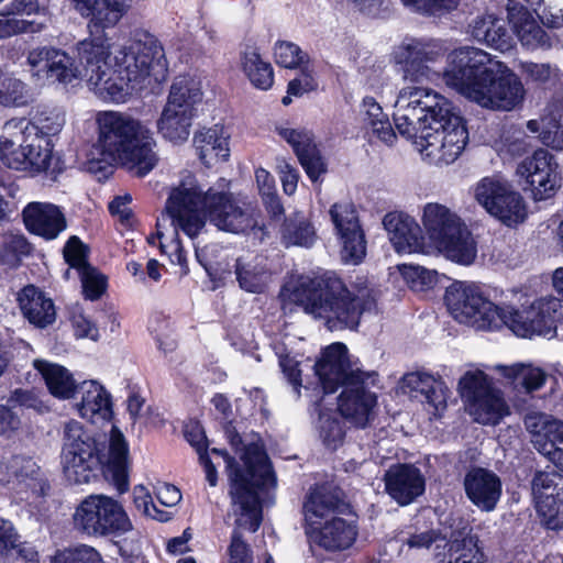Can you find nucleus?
I'll use <instances>...</instances> for the list:
<instances>
[{
	"label": "nucleus",
	"mask_w": 563,
	"mask_h": 563,
	"mask_svg": "<svg viewBox=\"0 0 563 563\" xmlns=\"http://www.w3.org/2000/svg\"><path fill=\"white\" fill-rule=\"evenodd\" d=\"M132 0H74L76 10L89 19L90 36L76 49L81 68L64 51L54 48L46 67L48 78L67 85L85 78L90 90L104 101L122 102L128 96L126 81L143 82L152 77L162 81L168 63L159 41L142 33L111 52L104 29L113 27L128 12Z\"/></svg>",
	"instance_id": "1"
},
{
	"label": "nucleus",
	"mask_w": 563,
	"mask_h": 563,
	"mask_svg": "<svg viewBox=\"0 0 563 563\" xmlns=\"http://www.w3.org/2000/svg\"><path fill=\"white\" fill-rule=\"evenodd\" d=\"M443 55V46L435 41L409 38L395 48L394 59L407 85L395 101L394 122L399 134L412 140L431 163L448 165L461 155L468 134L451 102L423 87L439 77L432 65Z\"/></svg>",
	"instance_id": "2"
},
{
	"label": "nucleus",
	"mask_w": 563,
	"mask_h": 563,
	"mask_svg": "<svg viewBox=\"0 0 563 563\" xmlns=\"http://www.w3.org/2000/svg\"><path fill=\"white\" fill-rule=\"evenodd\" d=\"M166 211L175 227V238L168 245L161 242V249L181 267L187 266V253L178 231L194 240L205 229L207 219L219 230L235 234L256 225L255 209L250 203L236 200L229 192L213 188L203 190L190 173L184 174L179 184L172 189Z\"/></svg>",
	"instance_id": "3"
},
{
	"label": "nucleus",
	"mask_w": 563,
	"mask_h": 563,
	"mask_svg": "<svg viewBox=\"0 0 563 563\" xmlns=\"http://www.w3.org/2000/svg\"><path fill=\"white\" fill-rule=\"evenodd\" d=\"M445 85L477 104L509 111L525 97L521 80L504 63L476 47H461L448 56Z\"/></svg>",
	"instance_id": "4"
},
{
	"label": "nucleus",
	"mask_w": 563,
	"mask_h": 563,
	"mask_svg": "<svg viewBox=\"0 0 563 563\" xmlns=\"http://www.w3.org/2000/svg\"><path fill=\"white\" fill-rule=\"evenodd\" d=\"M231 445L240 453L241 466L225 451L212 449V453L225 462L230 482L232 514L238 526L256 531L262 523V497L276 486V476L262 439L254 434L242 440L238 433L228 431Z\"/></svg>",
	"instance_id": "5"
},
{
	"label": "nucleus",
	"mask_w": 563,
	"mask_h": 563,
	"mask_svg": "<svg viewBox=\"0 0 563 563\" xmlns=\"http://www.w3.org/2000/svg\"><path fill=\"white\" fill-rule=\"evenodd\" d=\"M280 296L284 301L301 307L306 313L324 319L329 328L340 324L355 329L364 313L376 310V299L371 289L364 287L353 292L330 272L299 276L283 288Z\"/></svg>",
	"instance_id": "6"
},
{
	"label": "nucleus",
	"mask_w": 563,
	"mask_h": 563,
	"mask_svg": "<svg viewBox=\"0 0 563 563\" xmlns=\"http://www.w3.org/2000/svg\"><path fill=\"white\" fill-rule=\"evenodd\" d=\"M314 371L325 394L343 387L338 401L340 413L354 426L365 428L374 418L377 405L376 395L369 390L377 383V373L353 367L343 343L328 346L314 364Z\"/></svg>",
	"instance_id": "7"
},
{
	"label": "nucleus",
	"mask_w": 563,
	"mask_h": 563,
	"mask_svg": "<svg viewBox=\"0 0 563 563\" xmlns=\"http://www.w3.org/2000/svg\"><path fill=\"white\" fill-rule=\"evenodd\" d=\"M101 154L143 177L159 162L157 143L151 129L139 119L120 111H100L96 115Z\"/></svg>",
	"instance_id": "8"
},
{
	"label": "nucleus",
	"mask_w": 563,
	"mask_h": 563,
	"mask_svg": "<svg viewBox=\"0 0 563 563\" xmlns=\"http://www.w3.org/2000/svg\"><path fill=\"white\" fill-rule=\"evenodd\" d=\"M423 225L430 239L448 258L463 265L474 262L476 243L460 218L446 207L428 203L423 209Z\"/></svg>",
	"instance_id": "9"
},
{
	"label": "nucleus",
	"mask_w": 563,
	"mask_h": 563,
	"mask_svg": "<svg viewBox=\"0 0 563 563\" xmlns=\"http://www.w3.org/2000/svg\"><path fill=\"white\" fill-rule=\"evenodd\" d=\"M73 520L75 528L88 537L119 538L133 530L122 504L103 494L84 498L76 507Z\"/></svg>",
	"instance_id": "10"
},
{
	"label": "nucleus",
	"mask_w": 563,
	"mask_h": 563,
	"mask_svg": "<svg viewBox=\"0 0 563 563\" xmlns=\"http://www.w3.org/2000/svg\"><path fill=\"white\" fill-rule=\"evenodd\" d=\"M101 450L82 423L70 420L63 428L62 464L65 476L74 484H87L101 468Z\"/></svg>",
	"instance_id": "11"
},
{
	"label": "nucleus",
	"mask_w": 563,
	"mask_h": 563,
	"mask_svg": "<svg viewBox=\"0 0 563 563\" xmlns=\"http://www.w3.org/2000/svg\"><path fill=\"white\" fill-rule=\"evenodd\" d=\"M561 300L553 297L540 298L522 310L512 306L497 305L498 318L501 322L489 330H499L503 327L510 329L516 335L527 338L534 334L552 335L555 323L561 317Z\"/></svg>",
	"instance_id": "12"
},
{
	"label": "nucleus",
	"mask_w": 563,
	"mask_h": 563,
	"mask_svg": "<svg viewBox=\"0 0 563 563\" xmlns=\"http://www.w3.org/2000/svg\"><path fill=\"white\" fill-rule=\"evenodd\" d=\"M457 389L468 406L470 415L482 424H497L508 415L500 390L481 368L467 369L460 378Z\"/></svg>",
	"instance_id": "13"
},
{
	"label": "nucleus",
	"mask_w": 563,
	"mask_h": 563,
	"mask_svg": "<svg viewBox=\"0 0 563 563\" xmlns=\"http://www.w3.org/2000/svg\"><path fill=\"white\" fill-rule=\"evenodd\" d=\"M444 300L450 314L460 323L489 330L501 322L497 305L487 299L474 284H452L445 291Z\"/></svg>",
	"instance_id": "14"
},
{
	"label": "nucleus",
	"mask_w": 563,
	"mask_h": 563,
	"mask_svg": "<svg viewBox=\"0 0 563 563\" xmlns=\"http://www.w3.org/2000/svg\"><path fill=\"white\" fill-rule=\"evenodd\" d=\"M475 198L488 213L509 227L522 222L527 216L522 197L498 178L482 179L475 188Z\"/></svg>",
	"instance_id": "15"
},
{
	"label": "nucleus",
	"mask_w": 563,
	"mask_h": 563,
	"mask_svg": "<svg viewBox=\"0 0 563 563\" xmlns=\"http://www.w3.org/2000/svg\"><path fill=\"white\" fill-rule=\"evenodd\" d=\"M333 231L345 263L358 264L366 254V240L356 207L351 201L333 203L329 209Z\"/></svg>",
	"instance_id": "16"
},
{
	"label": "nucleus",
	"mask_w": 563,
	"mask_h": 563,
	"mask_svg": "<svg viewBox=\"0 0 563 563\" xmlns=\"http://www.w3.org/2000/svg\"><path fill=\"white\" fill-rule=\"evenodd\" d=\"M558 164L553 156L543 148L526 157L517 167V174L526 179L538 200L550 197L559 186Z\"/></svg>",
	"instance_id": "17"
},
{
	"label": "nucleus",
	"mask_w": 563,
	"mask_h": 563,
	"mask_svg": "<svg viewBox=\"0 0 563 563\" xmlns=\"http://www.w3.org/2000/svg\"><path fill=\"white\" fill-rule=\"evenodd\" d=\"M463 486L468 500L483 512L494 511L503 494L499 476L484 467L468 470Z\"/></svg>",
	"instance_id": "18"
},
{
	"label": "nucleus",
	"mask_w": 563,
	"mask_h": 563,
	"mask_svg": "<svg viewBox=\"0 0 563 563\" xmlns=\"http://www.w3.org/2000/svg\"><path fill=\"white\" fill-rule=\"evenodd\" d=\"M276 132L292 147L299 163L312 181H317L327 172V165L309 130L278 125Z\"/></svg>",
	"instance_id": "19"
},
{
	"label": "nucleus",
	"mask_w": 563,
	"mask_h": 563,
	"mask_svg": "<svg viewBox=\"0 0 563 563\" xmlns=\"http://www.w3.org/2000/svg\"><path fill=\"white\" fill-rule=\"evenodd\" d=\"M386 493L400 506L411 504L424 492V477L412 464H396L384 475Z\"/></svg>",
	"instance_id": "20"
},
{
	"label": "nucleus",
	"mask_w": 563,
	"mask_h": 563,
	"mask_svg": "<svg viewBox=\"0 0 563 563\" xmlns=\"http://www.w3.org/2000/svg\"><path fill=\"white\" fill-rule=\"evenodd\" d=\"M22 216L25 228L45 240L56 239L67 228L60 207L51 202H30L24 207Z\"/></svg>",
	"instance_id": "21"
},
{
	"label": "nucleus",
	"mask_w": 563,
	"mask_h": 563,
	"mask_svg": "<svg viewBox=\"0 0 563 563\" xmlns=\"http://www.w3.org/2000/svg\"><path fill=\"white\" fill-rule=\"evenodd\" d=\"M383 224L396 252L410 254L423 251L422 230L410 216L389 212L384 217Z\"/></svg>",
	"instance_id": "22"
},
{
	"label": "nucleus",
	"mask_w": 563,
	"mask_h": 563,
	"mask_svg": "<svg viewBox=\"0 0 563 563\" xmlns=\"http://www.w3.org/2000/svg\"><path fill=\"white\" fill-rule=\"evenodd\" d=\"M401 391L431 405L435 411L446 407L450 389L441 379L424 372H411L401 379Z\"/></svg>",
	"instance_id": "23"
},
{
	"label": "nucleus",
	"mask_w": 563,
	"mask_h": 563,
	"mask_svg": "<svg viewBox=\"0 0 563 563\" xmlns=\"http://www.w3.org/2000/svg\"><path fill=\"white\" fill-rule=\"evenodd\" d=\"M523 422L533 448L541 454L553 452L563 445V421L534 411L526 415Z\"/></svg>",
	"instance_id": "24"
},
{
	"label": "nucleus",
	"mask_w": 563,
	"mask_h": 563,
	"mask_svg": "<svg viewBox=\"0 0 563 563\" xmlns=\"http://www.w3.org/2000/svg\"><path fill=\"white\" fill-rule=\"evenodd\" d=\"M76 393L79 395L76 408L80 417L93 423L111 419V395L99 382L84 380Z\"/></svg>",
	"instance_id": "25"
},
{
	"label": "nucleus",
	"mask_w": 563,
	"mask_h": 563,
	"mask_svg": "<svg viewBox=\"0 0 563 563\" xmlns=\"http://www.w3.org/2000/svg\"><path fill=\"white\" fill-rule=\"evenodd\" d=\"M29 121L10 120L0 135V161L9 168L25 172L24 143L27 140Z\"/></svg>",
	"instance_id": "26"
},
{
	"label": "nucleus",
	"mask_w": 563,
	"mask_h": 563,
	"mask_svg": "<svg viewBox=\"0 0 563 563\" xmlns=\"http://www.w3.org/2000/svg\"><path fill=\"white\" fill-rule=\"evenodd\" d=\"M18 302L23 317L37 328H46L56 319L53 300L33 285L25 286L19 292Z\"/></svg>",
	"instance_id": "27"
},
{
	"label": "nucleus",
	"mask_w": 563,
	"mask_h": 563,
	"mask_svg": "<svg viewBox=\"0 0 563 563\" xmlns=\"http://www.w3.org/2000/svg\"><path fill=\"white\" fill-rule=\"evenodd\" d=\"M357 536V528L354 523L341 517L333 516L324 523L314 528L311 532V540L328 551H342L350 548Z\"/></svg>",
	"instance_id": "28"
},
{
	"label": "nucleus",
	"mask_w": 563,
	"mask_h": 563,
	"mask_svg": "<svg viewBox=\"0 0 563 563\" xmlns=\"http://www.w3.org/2000/svg\"><path fill=\"white\" fill-rule=\"evenodd\" d=\"M474 40L487 44L498 51H508L512 46V37L506 29L504 19L493 14L477 15L468 25Z\"/></svg>",
	"instance_id": "29"
},
{
	"label": "nucleus",
	"mask_w": 563,
	"mask_h": 563,
	"mask_svg": "<svg viewBox=\"0 0 563 563\" xmlns=\"http://www.w3.org/2000/svg\"><path fill=\"white\" fill-rule=\"evenodd\" d=\"M449 542V563H485L484 553L477 545V538L472 536L470 525L459 518L454 520Z\"/></svg>",
	"instance_id": "30"
},
{
	"label": "nucleus",
	"mask_w": 563,
	"mask_h": 563,
	"mask_svg": "<svg viewBox=\"0 0 563 563\" xmlns=\"http://www.w3.org/2000/svg\"><path fill=\"white\" fill-rule=\"evenodd\" d=\"M345 506L338 489L319 486L309 494L303 504V510L307 521L314 526L319 523V519L327 520L331 515L341 512Z\"/></svg>",
	"instance_id": "31"
},
{
	"label": "nucleus",
	"mask_w": 563,
	"mask_h": 563,
	"mask_svg": "<svg viewBox=\"0 0 563 563\" xmlns=\"http://www.w3.org/2000/svg\"><path fill=\"white\" fill-rule=\"evenodd\" d=\"M194 144L201 162L207 166L227 161L230 155L228 135L220 125L197 132Z\"/></svg>",
	"instance_id": "32"
},
{
	"label": "nucleus",
	"mask_w": 563,
	"mask_h": 563,
	"mask_svg": "<svg viewBox=\"0 0 563 563\" xmlns=\"http://www.w3.org/2000/svg\"><path fill=\"white\" fill-rule=\"evenodd\" d=\"M508 18L522 46L532 51L551 47L548 33L528 10L520 9L517 13L510 11Z\"/></svg>",
	"instance_id": "33"
},
{
	"label": "nucleus",
	"mask_w": 563,
	"mask_h": 563,
	"mask_svg": "<svg viewBox=\"0 0 563 563\" xmlns=\"http://www.w3.org/2000/svg\"><path fill=\"white\" fill-rule=\"evenodd\" d=\"M34 367L41 373L53 396L69 399L78 390L79 384L66 367L43 360L34 361Z\"/></svg>",
	"instance_id": "34"
},
{
	"label": "nucleus",
	"mask_w": 563,
	"mask_h": 563,
	"mask_svg": "<svg viewBox=\"0 0 563 563\" xmlns=\"http://www.w3.org/2000/svg\"><path fill=\"white\" fill-rule=\"evenodd\" d=\"M235 276L240 287L253 294L263 292L271 277L261 256L239 257L235 262Z\"/></svg>",
	"instance_id": "35"
},
{
	"label": "nucleus",
	"mask_w": 563,
	"mask_h": 563,
	"mask_svg": "<svg viewBox=\"0 0 563 563\" xmlns=\"http://www.w3.org/2000/svg\"><path fill=\"white\" fill-rule=\"evenodd\" d=\"M192 117L194 112L173 109V107L166 104L157 121L158 132L164 139L173 143L185 142L190 134Z\"/></svg>",
	"instance_id": "36"
},
{
	"label": "nucleus",
	"mask_w": 563,
	"mask_h": 563,
	"mask_svg": "<svg viewBox=\"0 0 563 563\" xmlns=\"http://www.w3.org/2000/svg\"><path fill=\"white\" fill-rule=\"evenodd\" d=\"M23 148L26 161L25 170L41 173L48 169L53 152L52 140L37 135L35 128L30 123L26 144L24 143Z\"/></svg>",
	"instance_id": "37"
},
{
	"label": "nucleus",
	"mask_w": 563,
	"mask_h": 563,
	"mask_svg": "<svg viewBox=\"0 0 563 563\" xmlns=\"http://www.w3.org/2000/svg\"><path fill=\"white\" fill-rule=\"evenodd\" d=\"M361 114L366 128L374 136L387 145L394 144L397 139L396 133L383 108L373 97L363 99Z\"/></svg>",
	"instance_id": "38"
},
{
	"label": "nucleus",
	"mask_w": 563,
	"mask_h": 563,
	"mask_svg": "<svg viewBox=\"0 0 563 563\" xmlns=\"http://www.w3.org/2000/svg\"><path fill=\"white\" fill-rule=\"evenodd\" d=\"M494 368L515 388H522L527 393L540 389L545 383V373L531 364L515 363L512 365H496Z\"/></svg>",
	"instance_id": "39"
},
{
	"label": "nucleus",
	"mask_w": 563,
	"mask_h": 563,
	"mask_svg": "<svg viewBox=\"0 0 563 563\" xmlns=\"http://www.w3.org/2000/svg\"><path fill=\"white\" fill-rule=\"evenodd\" d=\"M201 82L189 75L175 78L167 99V106L194 112V107L201 100Z\"/></svg>",
	"instance_id": "40"
},
{
	"label": "nucleus",
	"mask_w": 563,
	"mask_h": 563,
	"mask_svg": "<svg viewBox=\"0 0 563 563\" xmlns=\"http://www.w3.org/2000/svg\"><path fill=\"white\" fill-rule=\"evenodd\" d=\"M128 456L129 448L122 432L117 427H112L110 432L109 463L113 468L115 486L120 493L128 490L125 474Z\"/></svg>",
	"instance_id": "41"
},
{
	"label": "nucleus",
	"mask_w": 563,
	"mask_h": 563,
	"mask_svg": "<svg viewBox=\"0 0 563 563\" xmlns=\"http://www.w3.org/2000/svg\"><path fill=\"white\" fill-rule=\"evenodd\" d=\"M242 68L255 88L267 90L273 86V67L261 57L255 48L247 49L243 53Z\"/></svg>",
	"instance_id": "42"
},
{
	"label": "nucleus",
	"mask_w": 563,
	"mask_h": 563,
	"mask_svg": "<svg viewBox=\"0 0 563 563\" xmlns=\"http://www.w3.org/2000/svg\"><path fill=\"white\" fill-rule=\"evenodd\" d=\"M32 100L29 87L20 79L0 69V104L24 107Z\"/></svg>",
	"instance_id": "43"
},
{
	"label": "nucleus",
	"mask_w": 563,
	"mask_h": 563,
	"mask_svg": "<svg viewBox=\"0 0 563 563\" xmlns=\"http://www.w3.org/2000/svg\"><path fill=\"white\" fill-rule=\"evenodd\" d=\"M44 27L43 22L18 18L7 8L0 11V40L25 33H37Z\"/></svg>",
	"instance_id": "44"
},
{
	"label": "nucleus",
	"mask_w": 563,
	"mask_h": 563,
	"mask_svg": "<svg viewBox=\"0 0 563 563\" xmlns=\"http://www.w3.org/2000/svg\"><path fill=\"white\" fill-rule=\"evenodd\" d=\"M316 239L311 223L303 218L289 219L283 228V240L286 245L309 247Z\"/></svg>",
	"instance_id": "45"
},
{
	"label": "nucleus",
	"mask_w": 563,
	"mask_h": 563,
	"mask_svg": "<svg viewBox=\"0 0 563 563\" xmlns=\"http://www.w3.org/2000/svg\"><path fill=\"white\" fill-rule=\"evenodd\" d=\"M401 2L412 12L428 16H442L454 11L460 0H401Z\"/></svg>",
	"instance_id": "46"
},
{
	"label": "nucleus",
	"mask_w": 563,
	"mask_h": 563,
	"mask_svg": "<svg viewBox=\"0 0 563 563\" xmlns=\"http://www.w3.org/2000/svg\"><path fill=\"white\" fill-rule=\"evenodd\" d=\"M398 269L406 283L415 290H424L437 283V272L420 265L402 264Z\"/></svg>",
	"instance_id": "47"
},
{
	"label": "nucleus",
	"mask_w": 563,
	"mask_h": 563,
	"mask_svg": "<svg viewBox=\"0 0 563 563\" xmlns=\"http://www.w3.org/2000/svg\"><path fill=\"white\" fill-rule=\"evenodd\" d=\"M274 56L276 63L285 68H296L306 58V54L297 44L287 41H280L275 44Z\"/></svg>",
	"instance_id": "48"
},
{
	"label": "nucleus",
	"mask_w": 563,
	"mask_h": 563,
	"mask_svg": "<svg viewBox=\"0 0 563 563\" xmlns=\"http://www.w3.org/2000/svg\"><path fill=\"white\" fill-rule=\"evenodd\" d=\"M52 563H103L100 553L92 547L80 545L73 550L58 552Z\"/></svg>",
	"instance_id": "49"
},
{
	"label": "nucleus",
	"mask_w": 563,
	"mask_h": 563,
	"mask_svg": "<svg viewBox=\"0 0 563 563\" xmlns=\"http://www.w3.org/2000/svg\"><path fill=\"white\" fill-rule=\"evenodd\" d=\"M30 124L35 128L37 135L49 139L62 131L65 115L59 111L42 112L35 118V122H30Z\"/></svg>",
	"instance_id": "50"
},
{
	"label": "nucleus",
	"mask_w": 563,
	"mask_h": 563,
	"mask_svg": "<svg viewBox=\"0 0 563 563\" xmlns=\"http://www.w3.org/2000/svg\"><path fill=\"white\" fill-rule=\"evenodd\" d=\"M18 534L9 520H0V563H14Z\"/></svg>",
	"instance_id": "51"
},
{
	"label": "nucleus",
	"mask_w": 563,
	"mask_h": 563,
	"mask_svg": "<svg viewBox=\"0 0 563 563\" xmlns=\"http://www.w3.org/2000/svg\"><path fill=\"white\" fill-rule=\"evenodd\" d=\"M133 503L136 509L146 517L158 521H167V512L161 511L154 505L151 494L144 486H135L133 489Z\"/></svg>",
	"instance_id": "52"
},
{
	"label": "nucleus",
	"mask_w": 563,
	"mask_h": 563,
	"mask_svg": "<svg viewBox=\"0 0 563 563\" xmlns=\"http://www.w3.org/2000/svg\"><path fill=\"white\" fill-rule=\"evenodd\" d=\"M85 297L90 300L98 299L106 289V279L93 267L89 266L79 272Z\"/></svg>",
	"instance_id": "53"
},
{
	"label": "nucleus",
	"mask_w": 563,
	"mask_h": 563,
	"mask_svg": "<svg viewBox=\"0 0 563 563\" xmlns=\"http://www.w3.org/2000/svg\"><path fill=\"white\" fill-rule=\"evenodd\" d=\"M241 529L253 532L250 528L238 526L235 520V528L232 532L231 543L229 547L230 563H252L251 549L243 540Z\"/></svg>",
	"instance_id": "54"
},
{
	"label": "nucleus",
	"mask_w": 563,
	"mask_h": 563,
	"mask_svg": "<svg viewBox=\"0 0 563 563\" xmlns=\"http://www.w3.org/2000/svg\"><path fill=\"white\" fill-rule=\"evenodd\" d=\"M563 477L556 472H538L532 479V494L534 498L553 496Z\"/></svg>",
	"instance_id": "55"
},
{
	"label": "nucleus",
	"mask_w": 563,
	"mask_h": 563,
	"mask_svg": "<svg viewBox=\"0 0 563 563\" xmlns=\"http://www.w3.org/2000/svg\"><path fill=\"white\" fill-rule=\"evenodd\" d=\"M320 437L327 446L335 449L343 440L344 430L338 419L322 415L320 417Z\"/></svg>",
	"instance_id": "56"
},
{
	"label": "nucleus",
	"mask_w": 563,
	"mask_h": 563,
	"mask_svg": "<svg viewBox=\"0 0 563 563\" xmlns=\"http://www.w3.org/2000/svg\"><path fill=\"white\" fill-rule=\"evenodd\" d=\"M542 142L554 150H563V109L556 111L542 132Z\"/></svg>",
	"instance_id": "57"
},
{
	"label": "nucleus",
	"mask_w": 563,
	"mask_h": 563,
	"mask_svg": "<svg viewBox=\"0 0 563 563\" xmlns=\"http://www.w3.org/2000/svg\"><path fill=\"white\" fill-rule=\"evenodd\" d=\"M64 257L69 266L76 268L78 273L90 266L86 260L85 245L79 238L75 235L66 243L64 247Z\"/></svg>",
	"instance_id": "58"
},
{
	"label": "nucleus",
	"mask_w": 563,
	"mask_h": 563,
	"mask_svg": "<svg viewBox=\"0 0 563 563\" xmlns=\"http://www.w3.org/2000/svg\"><path fill=\"white\" fill-rule=\"evenodd\" d=\"M8 404L12 407H25L35 410H41L43 407L37 394L32 389L16 388L8 398Z\"/></svg>",
	"instance_id": "59"
},
{
	"label": "nucleus",
	"mask_w": 563,
	"mask_h": 563,
	"mask_svg": "<svg viewBox=\"0 0 563 563\" xmlns=\"http://www.w3.org/2000/svg\"><path fill=\"white\" fill-rule=\"evenodd\" d=\"M2 251L13 256L25 255L30 252V244L23 234L8 232L2 239Z\"/></svg>",
	"instance_id": "60"
},
{
	"label": "nucleus",
	"mask_w": 563,
	"mask_h": 563,
	"mask_svg": "<svg viewBox=\"0 0 563 563\" xmlns=\"http://www.w3.org/2000/svg\"><path fill=\"white\" fill-rule=\"evenodd\" d=\"M277 172L280 176L283 190L286 195H292L297 189L299 175L297 169L285 159L277 161Z\"/></svg>",
	"instance_id": "61"
},
{
	"label": "nucleus",
	"mask_w": 563,
	"mask_h": 563,
	"mask_svg": "<svg viewBox=\"0 0 563 563\" xmlns=\"http://www.w3.org/2000/svg\"><path fill=\"white\" fill-rule=\"evenodd\" d=\"M71 323L75 330V334L78 338H88L93 341L99 339V329L97 325L85 314L78 312L74 313Z\"/></svg>",
	"instance_id": "62"
},
{
	"label": "nucleus",
	"mask_w": 563,
	"mask_h": 563,
	"mask_svg": "<svg viewBox=\"0 0 563 563\" xmlns=\"http://www.w3.org/2000/svg\"><path fill=\"white\" fill-rule=\"evenodd\" d=\"M279 366L289 384L292 385L297 396H299V388L301 387V371L299 369V362L288 355H285L279 357Z\"/></svg>",
	"instance_id": "63"
},
{
	"label": "nucleus",
	"mask_w": 563,
	"mask_h": 563,
	"mask_svg": "<svg viewBox=\"0 0 563 563\" xmlns=\"http://www.w3.org/2000/svg\"><path fill=\"white\" fill-rule=\"evenodd\" d=\"M520 69L529 79L538 82L547 81L553 73V68L550 64H537L532 62L520 63Z\"/></svg>",
	"instance_id": "64"
}]
</instances>
